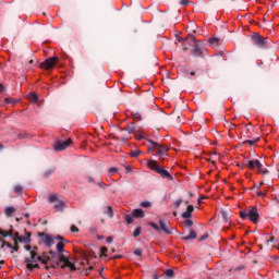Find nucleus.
I'll use <instances>...</instances> for the list:
<instances>
[{
	"instance_id": "obj_1",
	"label": "nucleus",
	"mask_w": 279,
	"mask_h": 279,
	"mask_svg": "<svg viewBox=\"0 0 279 279\" xmlns=\"http://www.w3.org/2000/svg\"><path fill=\"white\" fill-rule=\"evenodd\" d=\"M147 167L150 169V171H155V173H158L161 178L166 180H173V175L169 173V171L165 170L160 165H158V161L156 160H148Z\"/></svg>"
},
{
	"instance_id": "obj_2",
	"label": "nucleus",
	"mask_w": 279,
	"mask_h": 279,
	"mask_svg": "<svg viewBox=\"0 0 279 279\" xmlns=\"http://www.w3.org/2000/svg\"><path fill=\"white\" fill-rule=\"evenodd\" d=\"M241 219H250L253 223L258 222V209L256 207H248L246 210L240 211Z\"/></svg>"
},
{
	"instance_id": "obj_3",
	"label": "nucleus",
	"mask_w": 279,
	"mask_h": 279,
	"mask_svg": "<svg viewBox=\"0 0 279 279\" xmlns=\"http://www.w3.org/2000/svg\"><path fill=\"white\" fill-rule=\"evenodd\" d=\"M38 262L40 263V255L36 253V251H31V257L25 258L26 267L27 269H40V265H38Z\"/></svg>"
},
{
	"instance_id": "obj_4",
	"label": "nucleus",
	"mask_w": 279,
	"mask_h": 279,
	"mask_svg": "<svg viewBox=\"0 0 279 279\" xmlns=\"http://www.w3.org/2000/svg\"><path fill=\"white\" fill-rule=\"evenodd\" d=\"M149 143L151 145L148 146L149 151H151V149H156L157 156H159V158H165V156H168L169 147L160 145L154 141H149Z\"/></svg>"
},
{
	"instance_id": "obj_5",
	"label": "nucleus",
	"mask_w": 279,
	"mask_h": 279,
	"mask_svg": "<svg viewBox=\"0 0 279 279\" xmlns=\"http://www.w3.org/2000/svg\"><path fill=\"white\" fill-rule=\"evenodd\" d=\"M158 223L159 226L156 222H148V226H150V228H154L157 232H160V230H162V232H165L166 234H172L169 226H167V221H165L163 219H159Z\"/></svg>"
},
{
	"instance_id": "obj_6",
	"label": "nucleus",
	"mask_w": 279,
	"mask_h": 279,
	"mask_svg": "<svg viewBox=\"0 0 279 279\" xmlns=\"http://www.w3.org/2000/svg\"><path fill=\"white\" fill-rule=\"evenodd\" d=\"M58 57H52L46 59L44 62L40 63V69H45V71H51L56 64H58Z\"/></svg>"
},
{
	"instance_id": "obj_7",
	"label": "nucleus",
	"mask_w": 279,
	"mask_h": 279,
	"mask_svg": "<svg viewBox=\"0 0 279 279\" xmlns=\"http://www.w3.org/2000/svg\"><path fill=\"white\" fill-rule=\"evenodd\" d=\"M204 51H206V46H204V44H202V41H197L194 44L192 53H193V56H195V58H203Z\"/></svg>"
},
{
	"instance_id": "obj_8",
	"label": "nucleus",
	"mask_w": 279,
	"mask_h": 279,
	"mask_svg": "<svg viewBox=\"0 0 279 279\" xmlns=\"http://www.w3.org/2000/svg\"><path fill=\"white\" fill-rule=\"evenodd\" d=\"M14 232L12 230L10 231H3L1 228H0V243H1V246H0V250L3 248V247H12V244H10V242H5L3 241L2 239H5L7 236H13Z\"/></svg>"
},
{
	"instance_id": "obj_9",
	"label": "nucleus",
	"mask_w": 279,
	"mask_h": 279,
	"mask_svg": "<svg viewBox=\"0 0 279 279\" xmlns=\"http://www.w3.org/2000/svg\"><path fill=\"white\" fill-rule=\"evenodd\" d=\"M252 40L257 47H259V49H265L267 46V38L260 36L259 34L253 35Z\"/></svg>"
},
{
	"instance_id": "obj_10",
	"label": "nucleus",
	"mask_w": 279,
	"mask_h": 279,
	"mask_svg": "<svg viewBox=\"0 0 279 279\" xmlns=\"http://www.w3.org/2000/svg\"><path fill=\"white\" fill-rule=\"evenodd\" d=\"M262 162L258 159H253V160H248L246 163H244V167H246V169H250L251 171H259L260 167H262Z\"/></svg>"
},
{
	"instance_id": "obj_11",
	"label": "nucleus",
	"mask_w": 279,
	"mask_h": 279,
	"mask_svg": "<svg viewBox=\"0 0 279 279\" xmlns=\"http://www.w3.org/2000/svg\"><path fill=\"white\" fill-rule=\"evenodd\" d=\"M60 263H63V265L61 266L62 269H64L65 267H69L70 269H75V265H73V263L69 260V257L64 256L62 253H59V264Z\"/></svg>"
},
{
	"instance_id": "obj_12",
	"label": "nucleus",
	"mask_w": 279,
	"mask_h": 279,
	"mask_svg": "<svg viewBox=\"0 0 279 279\" xmlns=\"http://www.w3.org/2000/svg\"><path fill=\"white\" fill-rule=\"evenodd\" d=\"M71 143H73L71 138L66 140L65 142H57L54 144V151H64V149H66Z\"/></svg>"
},
{
	"instance_id": "obj_13",
	"label": "nucleus",
	"mask_w": 279,
	"mask_h": 279,
	"mask_svg": "<svg viewBox=\"0 0 279 279\" xmlns=\"http://www.w3.org/2000/svg\"><path fill=\"white\" fill-rule=\"evenodd\" d=\"M39 236L41 238L43 243L47 245V247H51L53 245V238L46 233H39Z\"/></svg>"
},
{
	"instance_id": "obj_14",
	"label": "nucleus",
	"mask_w": 279,
	"mask_h": 279,
	"mask_svg": "<svg viewBox=\"0 0 279 279\" xmlns=\"http://www.w3.org/2000/svg\"><path fill=\"white\" fill-rule=\"evenodd\" d=\"M193 210H195L193 205H189L187 208H186V211H184L182 214V218L183 219H191L193 217Z\"/></svg>"
},
{
	"instance_id": "obj_15",
	"label": "nucleus",
	"mask_w": 279,
	"mask_h": 279,
	"mask_svg": "<svg viewBox=\"0 0 279 279\" xmlns=\"http://www.w3.org/2000/svg\"><path fill=\"white\" fill-rule=\"evenodd\" d=\"M14 246L9 247V250H14V252H19V242L21 241V235L19 232H15L13 235Z\"/></svg>"
},
{
	"instance_id": "obj_16",
	"label": "nucleus",
	"mask_w": 279,
	"mask_h": 279,
	"mask_svg": "<svg viewBox=\"0 0 279 279\" xmlns=\"http://www.w3.org/2000/svg\"><path fill=\"white\" fill-rule=\"evenodd\" d=\"M32 241V233L26 232L25 235L20 236L19 243H29Z\"/></svg>"
},
{
	"instance_id": "obj_17",
	"label": "nucleus",
	"mask_w": 279,
	"mask_h": 279,
	"mask_svg": "<svg viewBox=\"0 0 279 279\" xmlns=\"http://www.w3.org/2000/svg\"><path fill=\"white\" fill-rule=\"evenodd\" d=\"M49 260H51V257H49L47 253H43V255H39V263H41L43 265H47Z\"/></svg>"
},
{
	"instance_id": "obj_18",
	"label": "nucleus",
	"mask_w": 279,
	"mask_h": 279,
	"mask_svg": "<svg viewBox=\"0 0 279 279\" xmlns=\"http://www.w3.org/2000/svg\"><path fill=\"white\" fill-rule=\"evenodd\" d=\"M132 215L137 219H143V217H145V211H143V209H134Z\"/></svg>"
},
{
	"instance_id": "obj_19",
	"label": "nucleus",
	"mask_w": 279,
	"mask_h": 279,
	"mask_svg": "<svg viewBox=\"0 0 279 279\" xmlns=\"http://www.w3.org/2000/svg\"><path fill=\"white\" fill-rule=\"evenodd\" d=\"M197 239V233L195 231H190V234L182 238V241H193Z\"/></svg>"
},
{
	"instance_id": "obj_20",
	"label": "nucleus",
	"mask_w": 279,
	"mask_h": 279,
	"mask_svg": "<svg viewBox=\"0 0 279 279\" xmlns=\"http://www.w3.org/2000/svg\"><path fill=\"white\" fill-rule=\"evenodd\" d=\"M208 44L210 45V47H213L215 49V48L219 47V38L211 37V38H209Z\"/></svg>"
},
{
	"instance_id": "obj_21",
	"label": "nucleus",
	"mask_w": 279,
	"mask_h": 279,
	"mask_svg": "<svg viewBox=\"0 0 279 279\" xmlns=\"http://www.w3.org/2000/svg\"><path fill=\"white\" fill-rule=\"evenodd\" d=\"M260 141V137H255L253 140H245L243 142L244 145H251V147H254V145H256V143H258Z\"/></svg>"
},
{
	"instance_id": "obj_22",
	"label": "nucleus",
	"mask_w": 279,
	"mask_h": 279,
	"mask_svg": "<svg viewBox=\"0 0 279 279\" xmlns=\"http://www.w3.org/2000/svg\"><path fill=\"white\" fill-rule=\"evenodd\" d=\"M64 206H66L65 204H64V202H62V201H60V202H58L54 206H53V208H54V210H64Z\"/></svg>"
},
{
	"instance_id": "obj_23",
	"label": "nucleus",
	"mask_w": 279,
	"mask_h": 279,
	"mask_svg": "<svg viewBox=\"0 0 279 279\" xmlns=\"http://www.w3.org/2000/svg\"><path fill=\"white\" fill-rule=\"evenodd\" d=\"M13 191L16 193V195H23L25 193V190H23V186L21 185H15Z\"/></svg>"
},
{
	"instance_id": "obj_24",
	"label": "nucleus",
	"mask_w": 279,
	"mask_h": 279,
	"mask_svg": "<svg viewBox=\"0 0 279 279\" xmlns=\"http://www.w3.org/2000/svg\"><path fill=\"white\" fill-rule=\"evenodd\" d=\"M15 211H16V209L14 207H7L5 208L7 217H12V215H14Z\"/></svg>"
},
{
	"instance_id": "obj_25",
	"label": "nucleus",
	"mask_w": 279,
	"mask_h": 279,
	"mask_svg": "<svg viewBox=\"0 0 279 279\" xmlns=\"http://www.w3.org/2000/svg\"><path fill=\"white\" fill-rule=\"evenodd\" d=\"M28 99H31L33 101V104H36L38 101V95H36V93L32 92L28 95Z\"/></svg>"
},
{
	"instance_id": "obj_26",
	"label": "nucleus",
	"mask_w": 279,
	"mask_h": 279,
	"mask_svg": "<svg viewBox=\"0 0 279 279\" xmlns=\"http://www.w3.org/2000/svg\"><path fill=\"white\" fill-rule=\"evenodd\" d=\"M131 117L132 119H134L135 121H141L143 119V117L141 116L140 112H131Z\"/></svg>"
},
{
	"instance_id": "obj_27",
	"label": "nucleus",
	"mask_w": 279,
	"mask_h": 279,
	"mask_svg": "<svg viewBox=\"0 0 279 279\" xmlns=\"http://www.w3.org/2000/svg\"><path fill=\"white\" fill-rule=\"evenodd\" d=\"M57 252H59V254H62V252H64V242H58Z\"/></svg>"
},
{
	"instance_id": "obj_28",
	"label": "nucleus",
	"mask_w": 279,
	"mask_h": 279,
	"mask_svg": "<svg viewBox=\"0 0 279 279\" xmlns=\"http://www.w3.org/2000/svg\"><path fill=\"white\" fill-rule=\"evenodd\" d=\"M134 216H132V215H125L124 216V219H125V221H126V223L130 226V223H134V218H133Z\"/></svg>"
},
{
	"instance_id": "obj_29",
	"label": "nucleus",
	"mask_w": 279,
	"mask_h": 279,
	"mask_svg": "<svg viewBox=\"0 0 279 279\" xmlns=\"http://www.w3.org/2000/svg\"><path fill=\"white\" fill-rule=\"evenodd\" d=\"M163 276H167V278H173L174 276L173 269L165 270Z\"/></svg>"
},
{
	"instance_id": "obj_30",
	"label": "nucleus",
	"mask_w": 279,
	"mask_h": 279,
	"mask_svg": "<svg viewBox=\"0 0 279 279\" xmlns=\"http://www.w3.org/2000/svg\"><path fill=\"white\" fill-rule=\"evenodd\" d=\"M106 215H108V217H110V218L114 217V211L112 210L111 206L107 207Z\"/></svg>"
},
{
	"instance_id": "obj_31",
	"label": "nucleus",
	"mask_w": 279,
	"mask_h": 279,
	"mask_svg": "<svg viewBox=\"0 0 279 279\" xmlns=\"http://www.w3.org/2000/svg\"><path fill=\"white\" fill-rule=\"evenodd\" d=\"M257 173H263V175H267V173H269V170L267 168H264L262 165Z\"/></svg>"
},
{
	"instance_id": "obj_32",
	"label": "nucleus",
	"mask_w": 279,
	"mask_h": 279,
	"mask_svg": "<svg viewBox=\"0 0 279 279\" xmlns=\"http://www.w3.org/2000/svg\"><path fill=\"white\" fill-rule=\"evenodd\" d=\"M48 202L50 204H53V202H58V195H56V194L50 195L48 198Z\"/></svg>"
},
{
	"instance_id": "obj_33",
	"label": "nucleus",
	"mask_w": 279,
	"mask_h": 279,
	"mask_svg": "<svg viewBox=\"0 0 279 279\" xmlns=\"http://www.w3.org/2000/svg\"><path fill=\"white\" fill-rule=\"evenodd\" d=\"M186 220H184V226L185 228H191L193 226V220L185 218Z\"/></svg>"
},
{
	"instance_id": "obj_34",
	"label": "nucleus",
	"mask_w": 279,
	"mask_h": 279,
	"mask_svg": "<svg viewBox=\"0 0 279 279\" xmlns=\"http://www.w3.org/2000/svg\"><path fill=\"white\" fill-rule=\"evenodd\" d=\"M141 230H142L141 227H137V228L134 230V232H133L134 239H136V236H141Z\"/></svg>"
},
{
	"instance_id": "obj_35",
	"label": "nucleus",
	"mask_w": 279,
	"mask_h": 279,
	"mask_svg": "<svg viewBox=\"0 0 279 279\" xmlns=\"http://www.w3.org/2000/svg\"><path fill=\"white\" fill-rule=\"evenodd\" d=\"M4 101H5V104H12V105L17 104L16 99H14L12 97L5 98Z\"/></svg>"
},
{
	"instance_id": "obj_36",
	"label": "nucleus",
	"mask_w": 279,
	"mask_h": 279,
	"mask_svg": "<svg viewBox=\"0 0 279 279\" xmlns=\"http://www.w3.org/2000/svg\"><path fill=\"white\" fill-rule=\"evenodd\" d=\"M141 206H142V208H151V203L145 201V202H142V203H141Z\"/></svg>"
},
{
	"instance_id": "obj_37",
	"label": "nucleus",
	"mask_w": 279,
	"mask_h": 279,
	"mask_svg": "<svg viewBox=\"0 0 279 279\" xmlns=\"http://www.w3.org/2000/svg\"><path fill=\"white\" fill-rule=\"evenodd\" d=\"M106 254H108V247L102 246V247L100 248V256H106Z\"/></svg>"
},
{
	"instance_id": "obj_38",
	"label": "nucleus",
	"mask_w": 279,
	"mask_h": 279,
	"mask_svg": "<svg viewBox=\"0 0 279 279\" xmlns=\"http://www.w3.org/2000/svg\"><path fill=\"white\" fill-rule=\"evenodd\" d=\"M186 40H190V43H194V45H195V43H198L195 40V35H187Z\"/></svg>"
},
{
	"instance_id": "obj_39",
	"label": "nucleus",
	"mask_w": 279,
	"mask_h": 279,
	"mask_svg": "<svg viewBox=\"0 0 279 279\" xmlns=\"http://www.w3.org/2000/svg\"><path fill=\"white\" fill-rule=\"evenodd\" d=\"M132 158H138V156H141V151L140 150H134L131 153Z\"/></svg>"
},
{
	"instance_id": "obj_40",
	"label": "nucleus",
	"mask_w": 279,
	"mask_h": 279,
	"mask_svg": "<svg viewBox=\"0 0 279 279\" xmlns=\"http://www.w3.org/2000/svg\"><path fill=\"white\" fill-rule=\"evenodd\" d=\"M135 138H136V141H143V138H145V137L142 133H136Z\"/></svg>"
},
{
	"instance_id": "obj_41",
	"label": "nucleus",
	"mask_w": 279,
	"mask_h": 279,
	"mask_svg": "<svg viewBox=\"0 0 279 279\" xmlns=\"http://www.w3.org/2000/svg\"><path fill=\"white\" fill-rule=\"evenodd\" d=\"M135 256H143V251L141 248H136L134 251Z\"/></svg>"
},
{
	"instance_id": "obj_42",
	"label": "nucleus",
	"mask_w": 279,
	"mask_h": 279,
	"mask_svg": "<svg viewBox=\"0 0 279 279\" xmlns=\"http://www.w3.org/2000/svg\"><path fill=\"white\" fill-rule=\"evenodd\" d=\"M274 241H276L275 236H270L267 241H266V245H269V243H274Z\"/></svg>"
},
{
	"instance_id": "obj_43",
	"label": "nucleus",
	"mask_w": 279,
	"mask_h": 279,
	"mask_svg": "<svg viewBox=\"0 0 279 279\" xmlns=\"http://www.w3.org/2000/svg\"><path fill=\"white\" fill-rule=\"evenodd\" d=\"M182 205V199H178L174 202L175 208H179Z\"/></svg>"
},
{
	"instance_id": "obj_44",
	"label": "nucleus",
	"mask_w": 279,
	"mask_h": 279,
	"mask_svg": "<svg viewBox=\"0 0 279 279\" xmlns=\"http://www.w3.org/2000/svg\"><path fill=\"white\" fill-rule=\"evenodd\" d=\"M71 232H80V229L75 227V225L71 226Z\"/></svg>"
},
{
	"instance_id": "obj_45",
	"label": "nucleus",
	"mask_w": 279,
	"mask_h": 279,
	"mask_svg": "<svg viewBox=\"0 0 279 279\" xmlns=\"http://www.w3.org/2000/svg\"><path fill=\"white\" fill-rule=\"evenodd\" d=\"M117 171H119V169L112 167L109 169V173H117Z\"/></svg>"
},
{
	"instance_id": "obj_46",
	"label": "nucleus",
	"mask_w": 279,
	"mask_h": 279,
	"mask_svg": "<svg viewBox=\"0 0 279 279\" xmlns=\"http://www.w3.org/2000/svg\"><path fill=\"white\" fill-rule=\"evenodd\" d=\"M257 197H265V192L258 191L257 192Z\"/></svg>"
},
{
	"instance_id": "obj_47",
	"label": "nucleus",
	"mask_w": 279,
	"mask_h": 279,
	"mask_svg": "<svg viewBox=\"0 0 279 279\" xmlns=\"http://www.w3.org/2000/svg\"><path fill=\"white\" fill-rule=\"evenodd\" d=\"M17 137H19L20 140L25 138V133H20V134L17 135Z\"/></svg>"
},
{
	"instance_id": "obj_48",
	"label": "nucleus",
	"mask_w": 279,
	"mask_h": 279,
	"mask_svg": "<svg viewBox=\"0 0 279 279\" xmlns=\"http://www.w3.org/2000/svg\"><path fill=\"white\" fill-rule=\"evenodd\" d=\"M98 186H100V189H106V183L100 182V183H98Z\"/></svg>"
},
{
	"instance_id": "obj_49",
	"label": "nucleus",
	"mask_w": 279,
	"mask_h": 279,
	"mask_svg": "<svg viewBox=\"0 0 279 279\" xmlns=\"http://www.w3.org/2000/svg\"><path fill=\"white\" fill-rule=\"evenodd\" d=\"M128 132H129V134H134V128H129Z\"/></svg>"
},
{
	"instance_id": "obj_50",
	"label": "nucleus",
	"mask_w": 279,
	"mask_h": 279,
	"mask_svg": "<svg viewBox=\"0 0 279 279\" xmlns=\"http://www.w3.org/2000/svg\"><path fill=\"white\" fill-rule=\"evenodd\" d=\"M25 251H26V252H32V246H31V245H26V246H25Z\"/></svg>"
},
{
	"instance_id": "obj_51",
	"label": "nucleus",
	"mask_w": 279,
	"mask_h": 279,
	"mask_svg": "<svg viewBox=\"0 0 279 279\" xmlns=\"http://www.w3.org/2000/svg\"><path fill=\"white\" fill-rule=\"evenodd\" d=\"M189 3V0H181V5H186Z\"/></svg>"
},
{
	"instance_id": "obj_52",
	"label": "nucleus",
	"mask_w": 279,
	"mask_h": 279,
	"mask_svg": "<svg viewBox=\"0 0 279 279\" xmlns=\"http://www.w3.org/2000/svg\"><path fill=\"white\" fill-rule=\"evenodd\" d=\"M3 90H5V87L0 83V93H3Z\"/></svg>"
},
{
	"instance_id": "obj_53",
	"label": "nucleus",
	"mask_w": 279,
	"mask_h": 279,
	"mask_svg": "<svg viewBox=\"0 0 279 279\" xmlns=\"http://www.w3.org/2000/svg\"><path fill=\"white\" fill-rule=\"evenodd\" d=\"M234 128H236V124H232V123H231V124L229 125V129H230V130H234Z\"/></svg>"
},
{
	"instance_id": "obj_54",
	"label": "nucleus",
	"mask_w": 279,
	"mask_h": 279,
	"mask_svg": "<svg viewBox=\"0 0 279 279\" xmlns=\"http://www.w3.org/2000/svg\"><path fill=\"white\" fill-rule=\"evenodd\" d=\"M52 173H53V170H50V171L46 172L45 175H46V177H47V175H51Z\"/></svg>"
},
{
	"instance_id": "obj_55",
	"label": "nucleus",
	"mask_w": 279,
	"mask_h": 279,
	"mask_svg": "<svg viewBox=\"0 0 279 279\" xmlns=\"http://www.w3.org/2000/svg\"><path fill=\"white\" fill-rule=\"evenodd\" d=\"M112 242V238H107V243H111Z\"/></svg>"
},
{
	"instance_id": "obj_56",
	"label": "nucleus",
	"mask_w": 279,
	"mask_h": 279,
	"mask_svg": "<svg viewBox=\"0 0 279 279\" xmlns=\"http://www.w3.org/2000/svg\"><path fill=\"white\" fill-rule=\"evenodd\" d=\"M153 279H159L158 274H155V275L153 276Z\"/></svg>"
},
{
	"instance_id": "obj_57",
	"label": "nucleus",
	"mask_w": 279,
	"mask_h": 279,
	"mask_svg": "<svg viewBox=\"0 0 279 279\" xmlns=\"http://www.w3.org/2000/svg\"><path fill=\"white\" fill-rule=\"evenodd\" d=\"M204 239H208V235H203V236L201 238V241H204Z\"/></svg>"
},
{
	"instance_id": "obj_58",
	"label": "nucleus",
	"mask_w": 279,
	"mask_h": 279,
	"mask_svg": "<svg viewBox=\"0 0 279 279\" xmlns=\"http://www.w3.org/2000/svg\"><path fill=\"white\" fill-rule=\"evenodd\" d=\"M57 239H58L59 241H64V238H62V236H60V235H59Z\"/></svg>"
},
{
	"instance_id": "obj_59",
	"label": "nucleus",
	"mask_w": 279,
	"mask_h": 279,
	"mask_svg": "<svg viewBox=\"0 0 279 279\" xmlns=\"http://www.w3.org/2000/svg\"><path fill=\"white\" fill-rule=\"evenodd\" d=\"M190 75H195V71L190 72Z\"/></svg>"
},
{
	"instance_id": "obj_60",
	"label": "nucleus",
	"mask_w": 279,
	"mask_h": 279,
	"mask_svg": "<svg viewBox=\"0 0 279 279\" xmlns=\"http://www.w3.org/2000/svg\"><path fill=\"white\" fill-rule=\"evenodd\" d=\"M3 148H4L3 144H0V149H3Z\"/></svg>"
},
{
	"instance_id": "obj_61",
	"label": "nucleus",
	"mask_w": 279,
	"mask_h": 279,
	"mask_svg": "<svg viewBox=\"0 0 279 279\" xmlns=\"http://www.w3.org/2000/svg\"><path fill=\"white\" fill-rule=\"evenodd\" d=\"M50 254H51V256H53V254H56L53 251H50Z\"/></svg>"
},
{
	"instance_id": "obj_62",
	"label": "nucleus",
	"mask_w": 279,
	"mask_h": 279,
	"mask_svg": "<svg viewBox=\"0 0 279 279\" xmlns=\"http://www.w3.org/2000/svg\"><path fill=\"white\" fill-rule=\"evenodd\" d=\"M263 184H265V182L262 181V182L259 183V186H263Z\"/></svg>"
},
{
	"instance_id": "obj_63",
	"label": "nucleus",
	"mask_w": 279,
	"mask_h": 279,
	"mask_svg": "<svg viewBox=\"0 0 279 279\" xmlns=\"http://www.w3.org/2000/svg\"><path fill=\"white\" fill-rule=\"evenodd\" d=\"M198 204H202V198H198Z\"/></svg>"
},
{
	"instance_id": "obj_64",
	"label": "nucleus",
	"mask_w": 279,
	"mask_h": 279,
	"mask_svg": "<svg viewBox=\"0 0 279 279\" xmlns=\"http://www.w3.org/2000/svg\"><path fill=\"white\" fill-rule=\"evenodd\" d=\"M222 217L226 219V213L222 214Z\"/></svg>"
}]
</instances>
